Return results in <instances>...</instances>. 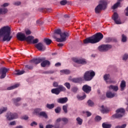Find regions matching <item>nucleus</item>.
<instances>
[{
  "mask_svg": "<svg viewBox=\"0 0 128 128\" xmlns=\"http://www.w3.org/2000/svg\"><path fill=\"white\" fill-rule=\"evenodd\" d=\"M34 38V37L32 36H28L26 37L25 40L28 42V44H32V40Z\"/></svg>",
  "mask_w": 128,
  "mask_h": 128,
  "instance_id": "obj_25",
  "label": "nucleus"
},
{
  "mask_svg": "<svg viewBox=\"0 0 128 128\" xmlns=\"http://www.w3.org/2000/svg\"><path fill=\"white\" fill-rule=\"evenodd\" d=\"M38 126V123L36 122H33L30 124L31 126Z\"/></svg>",
  "mask_w": 128,
  "mask_h": 128,
  "instance_id": "obj_60",
  "label": "nucleus"
},
{
  "mask_svg": "<svg viewBox=\"0 0 128 128\" xmlns=\"http://www.w3.org/2000/svg\"><path fill=\"white\" fill-rule=\"evenodd\" d=\"M108 88H109V90H112L114 92H118V86H116L110 85L108 86Z\"/></svg>",
  "mask_w": 128,
  "mask_h": 128,
  "instance_id": "obj_26",
  "label": "nucleus"
},
{
  "mask_svg": "<svg viewBox=\"0 0 128 128\" xmlns=\"http://www.w3.org/2000/svg\"><path fill=\"white\" fill-rule=\"evenodd\" d=\"M39 117L42 116V118H48V114L44 112H41L39 114Z\"/></svg>",
  "mask_w": 128,
  "mask_h": 128,
  "instance_id": "obj_34",
  "label": "nucleus"
},
{
  "mask_svg": "<svg viewBox=\"0 0 128 128\" xmlns=\"http://www.w3.org/2000/svg\"><path fill=\"white\" fill-rule=\"evenodd\" d=\"M68 4V0H62L60 2V4L61 6H66Z\"/></svg>",
  "mask_w": 128,
  "mask_h": 128,
  "instance_id": "obj_48",
  "label": "nucleus"
},
{
  "mask_svg": "<svg viewBox=\"0 0 128 128\" xmlns=\"http://www.w3.org/2000/svg\"><path fill=\"white\" fill-rule=\"evenodd\" d=\"M112 19L114 20L116 24H122L120 19L118 18V14L116 12H114L112 16Z\"/></svg>",
  "mask_w": 128,
  "mask_h": 128,
  "instance_id": "obj_11",
  "label": "nucleus"
},
{
  "mask_svg": "<svg viewBox=\"0 0 128 128\" xmlns=\"http://www.w3.org/2000/svg\"><path fill=\"white\" fill-rule=\"evenodd\" d=\"M20 100H22V98L20 97L12 99V101L16 106H20V104L18 103V102H20Z\"/></svg>",
  "mask_w": 128,
  "mask_h": 128,
  "instance_id": "obj_18",
  "label": "nucleus"
},
{
  "mask_svg": "<svg viewBox=\"0 0 128 128\" xmlns=\"http://www.w3.org/2000/svg\"><path fill=\"white\" fill-rule=\"evenodd\" d=\"M18 116L16 113H12L10 112H8L6 115V118L8 120H16V118H18Z\"/></svg>",
  "mask_w": 128,
  "mask_h": 128,
  "instance_id": "obj_9",
  "label": "nucleus"
},
{
  "mask_svg": "<svg viewBox=\"0 0 128 128\" xmlns=\"http://www.w3.org/2000/svg\"><path fill=\"white\" fill-rule=\"evenodd\" d=\"M54 72L52 71H46L44 72V74H53Z\"/></svg>",
  "mask_w": 128,
  "mask_h": 128,
  "instance_id": "obj_64",
  "label": "nucleus"
},
{
  "mask_svg": "<svg viewBox=\"0 0 128 128\" xmlns=\"http://www.w3.org/2000/svg\"><path fill=\"white\" fill-rule=\"evenodd\" d=\"M25 68L26 70H32V68H34V66L32 65H26Z\"/></svg>",
  "mask_w": 128,
  "mask_h": 128,
  "instance_id": "obj_46",
  "label": "nucleus"
},
{
  "mask_svg": "<svg viewBox=\"0 0 128 128\" xmlns=\"http://www.w3.org/2000/svg\"><path fill=\"white\" fill-rule=\"evenodd\" d=\"M20 86V84H16L11 86L8 87L7 88L8 90H14V88H18Z\"/></svg>",
  "mask_w": 128,
  "mask_h": 128,
  "instance_id": "obj_30",
  "label": "nucleus"
},
{
  "mask_svg": "<svg viewBox=\"0 0 128 128\" xmlns=\"http://www.w3.org/2000/svg\"><path fill=\"white\" fill-rule=\"evenodd\" d=\"M126 86V81H124V80H122L120 84L121 92H124V90Z\"/></svg>",
  "mask_w": 128,
  "mask_h": 128,
  "instance_id": "obj_19",
  "label": "nucleus"
},
{
  "mask_svg": "<svg viewBox=\"0 0 128 128\" xmlns=\"http://www.w3.org/2000/svg\"><path fill=\"white\" fill-rule=\"evenodd\" d=\"M68 99L67 97L60 98L57 99V102H58V104H66V102H68Z\"/></svg>",
  "mask_w": 128,
  "mask_h": 128,
  "instance_id": "obj_16",
  "label": "nucleus"
},
{
  "mask_svg": "<svg viewBox=\"0 0 128 128\" xmlns=\"http://www.w3.org/2000/svg\"><path fill=\"white\" fill-rule=\"evenodd\" d=\"M46 128H54V125H52V124H48L46 126Z\"/></svg>",
  "mask_w": 128,
  "mask_h": 128,
  "instance_id": "obj_61",
  "label": "nucleus"
},
{
  "mask_svg": "<svg viewBox=\"0 0 128 128\" xmlns=\"http://www.w3.org/2000/svg\"><path fill=\"white\" fill-rule=\"evenodd\" d=\"M61 74H70V71L68 69L62 70L60 71Z\"/></svg>",
  "mask_w": 128,
  "mask_h": 128,
  "instance_id": "obj_28",
  "label": "nucleus"
},
{
  "mask_svg": "<svg viewBox=\"0 0 128 128\" xmlns=\"http://www.w3.org/2000/svg\"><path fill=\"white\" fill-rule=\"evenodd\" d=\"M42 12H52V8H42Z\"/></svg>",
  "mask_w": 128,
  "mask_h": 128,
  "instance_id": "obj_44",
  "label": "nucleus"
},
{
  "mask_svg": "<svg viewBox=\"0 0 128 128\" xmlns=\"http://www.w3.org/2000/svg\"><path fill=\"white\" fill-rule=\"evenodd\" d=\"M62 122H64L66 124L68 122V118L64 117L62 118Z\"/></svg>",
  "mask_w": 128,
  "mask_h": 128,
  "instance_id": "obj_47",
  "label": "nucleus"
},
{
  "mask_svg": "<svg viewBox=\"0 0 128 128\" xmlns=\"http://www.w3.org/2000/svg\"><path fill=\"white\" fill-rule=\"evenodd\" d=\"M101 108H102V109L100 110L102 114H108V112H110V109L107 107H104V105H102Z\"/></svg>",
  "mask_w": 128,
  "mask_h": 128,
  "instance_id": "obj_23",
  "label": "nucleus"
},
{
  "mask_svg": "<svg viewBox=\"0 0 128 128\" xmlns=\"http://www.w3.org/2000/svg\"><path fill=\"white\" fill-rule=\"evenodd\" d=\"M46 58H34L32 60H30V64H38L40 62H42L43 60H44Z\"/></svg>",
  "mask_w": 128,
  "mask_h": 128,
  "instance_id": "obj_13",
  "label": "nucleus"
},
{
  "mask_svg": "<svg viewBox=\"0 0 128 128\" xmlns=\"http://www.w3.org/2000/svg\"><path fill=\"white\" fill-rule=\"evenodd\" d=\"M102 128H112V124H108V122H104L102 124Z\"/></svg>",
  "mask_w": 128,
  "mask_h": 128,
  "instance_id": "obj_32",
  "label": "nucleus"
},
{
  "mask_svg": "<svg viewBox=\"0 0 128 128\" xmlns=\"http://www.w3.org/2000/svg\"><path fill=\"white\" fill-rule=\"evenodd\" d=\"M128 58V54H125L122 57L123 60H126Z\"/></svg>",
  "mask_w": 128,
  "mask_h": 128,
  "instance_id": "obj_53",
  "label": "nucleus"
},
{
  "mask_svg": "<svg viewBox=\"0 0 128 128\" xmlns=\"http://www.w3.org/2000/svg\"><path fill=\"white\" fill-rule=\"evenodd\" d=\"M44 42L47 44V46H50L52 44V40L50 38H45L44 40Z\"/></svg>",
  "mask_w": 128,
  "mask_h": 128,
  "instance_id": "obj_35",
  "label": "nucleus"
},
{
  "mask_svg": "<svg viewBox=\"0 0 128 128\" xmlns=\"http://www.w3.org/2000/svg\"><path fill=\"white\" fill-rule=\"evenodd\" d=\"M10 70V68L2 67L0 68V78L2 80L6 76V73Z\"/></svg>",
  "mask_w": 128,
  "mask_h": 128,
  "instance_id": "obj_7",
  "label": "nucleus"
},
{
  "mask_svg": "<svg viewBox=\"0 0 128 128\" xmlns=\"http://www.w3.org/2000/svg\"><path fill=\"white\" fill-rule=\"evenodd\" d=\"M60 110H62V108L60 106H58L54 109L56 114H60Z\"/></svg>",
  "mask_w": 128,
  "mask_h": 128,
  "instance_id": "obj_43",
  "label": "nucleus"
},
{
  "mask_svg": "<svg viewBox=\"0 0 128 128\" xmlns=\"http://www.w3.org/2000/svg\"><path fill=\"white\" fill-rule=\"evenodd\" d=\"M20 2H13V4L16 6H20Z\"/></svg>",
  "mask_w": 128,
  "mask_h": 128,
  "instance_id": "obj_57",
  "label": "nucleus"
},
{
  "mask_svg": "<svg viewBox=\"0 0 128 128\" xmlns=\"http://www.w3.org/2000/svg\"><path fill=\"white\" fill-rule=\"evenodd\" d=\"M10 6V3L6 2L4 3L3 4L1 5L2 8H6V6Z\"/></svg>",
  "mask_w": 128,
  "mask_h": 128,
  "instance_id": "obj_54",
  "label": "nucleus"
},
{
  "mask_svg": "<svg viewBox=\"0 0 128 128\" xmlns=\"http://www.w3.org/2000/svg\"><path fill=\"white\" fill-rule=\"evenodd\" d=\"M53 86H54V88H58L59 86L58 82H54Z\"/></svg>",
  "mask_w": 128,
  "mask_h": 128,
  "instance_id": "obj_58",
  "label": "nucleus"
},
{
  "mask_svg": "<svg viewBox=\"0 0 128 128\" xmlns=\"http://www.w3.org/2000/svg\"><path fill=\"white\" fill-rule=\"evenodd\" d=\"M26 34L22 32H19L16 34V38L18 40H20V42L26 40Z\"/></svg>",
  "mask_w": 128,
  "mask_h": 128,
  "instance_id": "obj_12",
  "label": "nucleus"
},
{
  "mask_svg": "<svg viewBox=\"0 0 128 128\" xmlns=\"http://www.w3.org/2000/svg\"><path fill=\"white\" fill-rule=\"evenodd\" d=\"M110 78V74H105L104 76V80L106 82V84H112V82H114L112 80L108 81Z\"/></svg>",
  "mask_w": 128,
  "mask_h": 128,
  "instance_id": "obj_17",
  "label": "nucleus"
},
{
  "mask_svg": "<svg viewBox=\"0 0 128 128\" xmlns=\"http://www.w3.org/2000/svg\"><path fill=\"white\" fill-rule=\"evenodd\" d=\"M68 104L62 106V110L65 114H68Z\"/></svg>",
  "mask_w": 128,
  "mask_h": 128,
  "instance_id": "obj_41",
  "label": "nucleus"
},
{
  "mask_svg": "<svg viewBox=\"0 0 128 128\" xmlns=\"http://www.w3.org/2000/svg\"><path fill=\"white\" fill-rule=\"evenodd\" d=\"M73 62L79 64L84 65L88 64V61H86V60L84 58H73Z\"/></svg>",
  "mask_w": 128,
  "mask_h": 128,
  "instance_id": "obj_10",
  "label": "nucleus"
},
{
  "mask_svg": "<svg viewBox=\"0 0 128 128\" xmlns=\"http://www.w3.org/2000/svg\"><path fill=\"white\" fill-rule=\"evenodd\" d=\"M116 96V94L112 93L110 92H108L106 93V96L108 98H114Z\"/></svg>",
  "mask_w": 128,
  "mask_h": 128,
  "instance_id": "obj_20",
  "label": "nucleus"
},
{
  "mask_svg": "<svg viewBox=\"0 0 128 128\" xmlns=\"http://www.w3.org/2000/svg\"><path fill=\"white\" fill-rule=\"evenodd\" d=\"M112 48V46L110 44H102L100 46L98 47V50L100 52H108L109 50H110Z\"/></svg>",
  "mask_w": 128,
  "mask_h": 128,
  "instance_id": "obj_8",
  "label": "nucleus"
},
{
  "mask_svg": "<svg viewBox=\"0 0 128 128\" xmlns=\"http://www.w3.org/2000/svg\"><path fill=\"white\" fill-rule=\"evenodd\" d=\"M96 72L92 70L86 71L83 76L84 79L86 82H90L94 78Z\"/></svg>",
  "mask_w": 128,
  "mask_h": 128,
  "instance_id": "obj_4",
  "label": "nucleus"
},
{
  "mask_svg": "<svg viewBox=\"0 0 128 128\" xmlns=\"http://www.w3.org/2000/svg\"><path fill=\"white\" fill-rule=\"evenodd\" d=\"M25 32L27 36H29V34H32V32H30V30H26Z\"/></svg>",
  "mask_w": 128,
  "mask_h": 128,
  "instance_id": "obj_62",
  "label": "nucleus"
},
{
  "mask_svg": "<svg viewBox=\"0 0 128 128\" xmlns=\"http://www.w3.org/2000/svg\"><path fill=\"white\" fill-rule=\"evenodd\" d=\"M58 90L60 92H66V88H64L62 85H59V86L57 88Z\"/></svg>",
  "mask_w": 128,
  "mask_h": 128,
  "instance_id": "obj_31",
  "label": "nucleus"
},
{
  "mask_svg": "<svg viewBox=\"0 0 128 128\" xmlns=\"http://www.w3.org/2000/svg\"><path fill=\"white\" fill-rule=\"evenodd\" d=\"M24 72H25L24 70H16L14 72V74H16V76H21V74H24Z\"/></svg>",
  "mask_w": 128,
  "mask_h": 128,
  "instance_id": "obj_27",
  "label": "nucleus"
},
{
  "mask_svg": "<svg viewBox=\"0 0 128 128\" xmlns=\"http://www.w3.org/2000/svg\"><path fill=\"white\" fill-rule=\"evenodd\" d=\"M40 64L42 68H46V66H50V61L44 60Z\"/></svg>",
  "mask_w": 128,
  "mask_h": 128,
  "instance_id": "obj_21",
  "label": "nucleus"
},
{
  "mask_svg": "<svg viewBox=\"0 0 128 128\" xmlns=\"http://www.w3.org/2000/svg\"><path fill=\"white\" fill-rule=\"evenodd\" d=\"M22 120H28V116H24L22 117Z\"/></svg>",
  "mask_w": 128,
  "mask_h": 128,
  "instance_id": "obj_63",
  "label": "nucleus"
},
{
  "mask_svg": "<svg viewBox=\"0 0 128 128\" xmlns=\"http://www.w3.org/2000/svg\"><path fill=\"white\" fill-rule=\"evenodd\" d=\"M54 34H60V38H56V35L53 36L56 42H66V38L70 36V34L68 32H64L62 33V30L60 29H57L55 30Z\"/></svg>",
  "mask_w": 128,
  "mask_h": 128,
  "instance_id": "obj_3",
  "label": "nucleus"
},
{
  "mask_svg": "<svg viewBox=\"0 0 128 128\" xmlns=\"http://www.w3.org/2000/svg\"><path fill=\"white\" fill-rule=\"evenodd\" d=\"M82 90L86 94H90L92 92V87L88 86V84H85L82 86Z\"/></svg>",
  "mask_w": 128,
  "mask_h": 128,
  "instance_id": "obj_15",
  "label": "nucleus"
},
{
  "mask_svg": "<svg viewBox=\"0 0 128 128\" xmlns=\"http://www.w3.org/2000/svg\"><path fill=\"white\" fill-rule=\"evenodd\" d=\"M62 121V118H59L56 120V124H60L59 122H60V121Z\"/></svg>",
  "mask_w": 128,
  "mask_h": 128,
  "instance_id": "obj_59",
  "label": "nucleus"
},
{
  "mask_svg": "<svg viewBox=\"0 0 128 128\" xmlns=\"http://www.w3.org/2000/svg\"><path fill=\"white\" fill-rule=\"evenodd\" d=\"M108 2L104 0H101L98 6L95 8L96 14H100L102 10H104L106 8Z\"/></svg>",
  "mask_w": 128,
  "mask_h": 128,
  "instance_id": "obj_5",
  "label": "nucleus"
},
{
  "mask_svg": "<svg viewBox=\"0 0 128 128\" xmlns=\"http://www.w3.org/2000/svg\"><path fill=\"white\" fill-rule=\"evenodd\" d=\"M88 105L89 106H94V102H92V100H88Z\"/></svg>",
  "mask_w": 128,
  "mask_h": 128,
  "instance_id": "obj_51",
  "label": "nucleus"
},
{
  "mask_svg": "<svg viewBox=\"0 0 128 128\" xmlns=\"http://www.w3.org/2000/svg\"><path fill=\"white\" fill-rule=\"evenodd\" d=\"M42 108H36L34 110V114H36V116H40V112H42Z\"/></svg>",
  "mask_w": 128,
  "mask_h": 128,
  "instance_id": "obj_33",
  "label": "nucleus"
},
{
  "mask_svg": "<svg viewBox=\"0 0 128 128\" xmlns=\"http://www.w3.org/2000/svg\"><path fill=\"white\" fill-rule=\"evenodd\" d=\"M104 38V34L100 32H98L93 35L92 36L86 38L84 40V43L87 44H96L100 42Z\"/></svg>",
  "mask_w": 128,
  "mask_h": 128,
  "instance_id": "obj_2",
  "label": "nucleus"
},
{
  "mask_svg": "<svg viewBox=\"0 0 128 128\" xmlns=\"http://www.w3.org/2000/svg\"><path fill=\"white\" fill-rule=\"evenodd\" d=\"M46 108H49V110H52V108H54V104H47Z\"/></svg>",
  "mask_w": 128,
  "mask_h": 128,
  "instance_id": "obj_42",
  "label": "nucleus"
},
{
  "mask_svg": "<svg viewBox=\"0 0 128 128\" xmlns=\"http://www.w3.org/2000/svg\"><path fill=\"white\" fill-rule=\"evenodd\" d=\"M54 128H64V126L60 125V124H56L54 126Z\"/></svg>",
  "mask_w": 128,
  "mask_h": 128,
  "instance_id": "obj_45",
  "label": "nucleus"
},
{
  "mask_svg": "<svg viewBox=\"0 0 128 128\" xmlns=\"http://www.w3.org/2000/svg\"><path fill=\"white\" fill-rule=\"evenodd\" d=\"M128 40V37H126V36L124 35V34H122V42H126Z\"/></svg>",
  "mask_w": 128,
  "mask_h": 128,
  "instance_id": "obj_38",
  "label": "nucleus"
},
{
  "mask_svg": "<svg viewBox=\"0 0 128 128\" xmlns=\"http://www.w3.org/2000/svg\"><path fill=\"white\" fill-rule=\"evenodd\" d=\"M124 0H118V1L115 4H114L113 6H112V10H116V8H118V6H120V2H122Z\"/></svg>",
  "mask_w": 128,
  "mask_h": 128,
  "instance_id": "obj_24",
  "label": "nucleus"
},
{
  "mask_svg": "<svg viewBox=\"0 0 128 128\" xmlns=\"http://www.w3.org/2000/svg\"><path fill=\"white\" fill-rule=\"evenodd\" d=\"M36 48L38 49L40 52H44L46 50V47L44 44L42 42H39L35 45Z\"/></svg>",
  "mask_w": 128,
  "mask_h": 128,
  "instance_id": "obj_14",
  "label": "nucleus"
},
{
  "mask_svg": "<svg viewBox=\"0 0 128 128\" xmlns=\"http://www.w3.org/2000/svg\"><path fill=\"white\" fill-rule=\"evenodd\" d=\"M64 86H66L68 90H70V82H66L64 84Z\"/></svg>",
  "mask_w": 128,
  "mask_h": 128,
  "instance_id": "obj_49",
  "label": "nucleus"
},
{
  "mask_svg": "<svg viewBox=\"0 0 128 128\" xmlns=\"http://www.w3.org/2000/svg\"><path fill=\"white\" fill-rule=\"evenodd\" d=\"M51 92L52 94H56L57 96L58 94H60V92L58 88H52L51 90Z\"/></svg>",
  "mask_w": 128,
  "mask_h": 128,
  "instance_id": "obj_29",
  "label": "nucleus"
},
{
  "mask_svg": "<svg viewBox=\"0 0 128 128\" xmlns=\"http://www.w3.org/2000/svg\"><path fill=\"white\" fill-rule=\"evenodd\" d=\"M78 90V87H73L72 88V92H76Z\"/></svg>",
  "mask_w": 128,
  "mask_h": 128,
  "instance_id": "obj_56",
  "label": "nucleus"
},
{
  "mask_svg": "<svg viewBox=\"0 0 128 128\" xmlns=\"http://www.w3.org/2000/svg\"><path fill=\"white\" fill-rule=\"evenodd\" d=\"M126 128V124H124L121 126H118L115 127V128Z\"/></svg>",
  "mask_w": 128,
  "mask_h": 128,
  "instance_id": "obj_52",
  "label": "nucleus"
},
{
  "mask_svg": "<svg viewBox=\"0 0 128 128\" xmlns=\"http://www.w3.org/2000/svg\"><path fill=\"white\" fill-rule=\"evenodd\" d=\"M76 120L77 122V124H79V126H82V118H80V117H78L76 118Z\"/></svg>",
  "mask_w": 128,
  "mask_h": 128,
  "instance_id": "obj_36",
  "label": "nucleus"
},
{
  "mask_svg": "<svg viewBox=\"0 0 128 128\" xmlns=\"http://www.w3.org/2000/svg\"><path fill=\"white\" fill-rule=\"evenodd\" d=\"M82 82V77L73 78V80H72V82L74 84H79V82Z\"/></svg>",
  "mask_w": 128,
  "mask_h": 128,
  "instance_id": "obj_22",
  "label": "nucleus"
},
{
  "mask_svg": "<svg viewBox=\"0 0 128 128\" xmlns=\"http://www.w3.org/2000/svg\"><path fill=\"white\" fill-rule=\"evenodd\" d=\"M38 38H36V39H33L32 40V43L31 44H38Z\"/></svg>",
  "mask_w": 128,
  "mask_h": 128,
  "instance_id": "obj_55",
  "label": "nucleus"
},
{
  "mask_svg": "<svg viewBox=\"0 0 128 128\" xmlns=\"http://www.w3.org/2000/svg\"><path fill=\"white\" fill-rule=\"evenodd\" d=\"M12 36H10V28L8 26H4L0 29V40L2 42H10Z\"/></svg>",
  "mask_w": 128,
  "mask_h": 128,
  "instance_id": "obj_1",
  "label": "nucleus"
},
{
  "mask_svg": "<svg viewBox=\"0 0 128 128\" xmlns=\"http://www.w3.org/2000/svg\"><path fill=\"white\" fill-rule=\"evenodd\" d=\"M8 110V108L6 107H2L0 108V114H4V112H6Z\"/></svg>",
  "mask_w": 128,
  "mask_h": 128,
  "instance_id": "obj_40",
  "label": "nucleus"
},
{
  "mask_svg": "<svg viewBox=\"0 0 128 128\" xmlns=\"http://www.w3.org/2000/svg\"><path fill=\"white\" fill-rule=\"evenodd\" d=\"M8 12V10L6 8H0V14H6Z\"/></svg>",
  "mask_w": 128,
  "mask_h": 128,
  "instance_id": "obj_37",
  "label": "nucleus"
},
{
  "mask_svg": "<svg viewBox=\"0 0 128 128\" xmlns=\"http://www.w3.org/2000/svg\"><path fill=\"white\" fill-rule=\"evenodd\" d=\"M94 120L95 122H100V120H102V117L99 116H96Z\"/></svg>",
  "mask_w": 128,
  "mask_h": 128,
  "instance_id": "obj_50",
  "label": "nucleus"
},
{
  "mask_svg": "<svg viewBox=\"0 0 128 128\" xmlns=\"http://www.w3.org/2000/svg\"><path fill=\"white\" fill-rule=\"evenodd\" d=\"M76 98L78 100H84L86 98V94H84L83 96H80V95H78L76 96Z\"/></svg>",
  "mask_w": 128,
  "mask_h": 128,
  "instance_id": "obj_39",
  "label": "nucleus"
},
{
  "mask_svg": "<svg viewBox=\"0 0 128 128\" xmlns=\"http://www.w3.org/2000/svg\"><path fill=\"white\" fill-rule=\"evenodd\" d=\"M126 110L124 108H120L116 110V114H113L112 116V120L114 118H120L124 116Z\"/></svg>",
  "mask_w": 128,
  "mask_h": 128,
  "instance_id": "obj_6",
  "label": "nucleus"
}]
</instances>
